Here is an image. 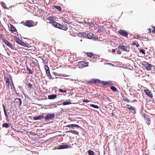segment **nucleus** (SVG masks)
<instances>
[{
    "label": "nucleus",
    "mask_w": 155,
    "mask_h": 155,
    "mask_svg": "<svg viewBox=\"0 0 155 155\" xmlns=\"http://www.w3.org/2000/svg\"><path fill=\"white\" fill-rule=\"evenodd\" d=\"M79 36L83 38L86 39H101L102 38L94 35L91 32H80L78 33Z\"/></svg>",
    "instance_id": "f257e3e1"
},
{
    "label": "nucleus",
    "mask_w": 155,
    "mask_h": 155,
    "mask_svg": "<svg viewBox=\"0 0 155 155\" xmlns=\"http://www.w3.org/2000/svg\"><path fill=\"white\" fill-rule=\"evenodd\" d=\"M145 36L143 35L142 36H140V35L134 34V35H130V38L131 39H138L139 38H141L142 39H151L152 38H154L155 36L154 35H150L149 34V35L148 34H146Z\"/></svg>",
    "instance_id": "f03ea898"
},
{
    "label": "nucleus",
    "mask_w": 155,
    "mask_h": 155,
    "mask_svg": "<svg viewBox=\"0 0 155 155\" xmlns=\"http://www.w3.org/2000/svg\"><path fill=\"white\" fill-rule=\"evenodd\" d=\"M22 103V100L20 98H16L15 100V101L12 103V104H14L15 106L14 108H16L17 106L19 107L21 104Z\"/></svg>",
    "instance_id": "7ed1b4c3"
},
{
    "label": "nucleus",
    "mask_w": 155,
    "mask_h": 155,
    "mask_svg": "<svg viewBox=\"0 0 155 155\" xmlns=\"http://www.w3.org/2000/svg\"><path fill=\"white\" fill-rule=\"evenodd\" d=\"M92 80L93 82L94 83H97L98 84L101 83L104 85H109L110 84V82L109 81L105 82L104 81H101L98 79H93Z\"/></svg>",
    "instance_id": "20e7f679"
},
{
    "label": "nucleus",
    "mask_w": 155,
    "mask_h": 155,
    "mask_svg": "<svg viewBox=\"0 0 155 155\" xmlns=\"http://www.w3.org/2000/svg\"><path fill=\"white\" fill-rule=\"evenodd\" d=\"M36 24L34 25V23L33 21L31 20H27L25 21L24 25L25 26L28 27H31L34 26H35L38 23L37 22H36Z\"/></svg>",
    "instance_id": "39448f33"
},
{
    "label": "nucleus",
    "mask_w": 155,
    "mask_h": 155,
    "mask_svg": "<svg viewBox=\"0 0 155 155\" xmlns=\"http://www.w3.org/2000/svg\"><path fill=\"white\" fill-rule=\"evenodd\" d=\"M49 24H51L55 28H58L59 29L62 28V25L55 21H50L49 22Z\"/></svg>",
    "instance_id": "423d86ee"
},
{
    "label": "nucleus",
    "mask_w": 155,
    "mask_h": 155,
    "mask_svg": "<svg viewBox=\"0 0 155 155\" xmlns=\"http://www.w3.org/2000/svg\"><path fill=\"white\" fill-rule=\"evenodd\" d=\"M10 86L11 87V90H12V92H13L12 93V94H13V95H15V94H17L16 91V90L14 84L13 83V82L12 77L10 76Z\"/></svg>",
    "instance_id": "0eeeda50"
},
{
    "label": "nucleus",
    "mask_w": 155,
    "mask_h": 155,
    "mask_svg": "<svg viewBox=\"0 0 155 155\" xmlns=\"http://www.w3.org/2000/svg\"><path fill=\"white\" fill-rule=\"evenodd\" d=\"M55 115L54 114H48L45 117L44 116V118L46 121L49 120H50L54 118L55 117Z\"/></svg>",
    "instance_id": "6e6552de"
},
{
    "label": "nucleus",
    "mask_w": 155,
    "mask_h": 155,
    "mask_svg": "<svg viewBox=\"0 0 155 155\" xmlns=\"http://www.w3.org/2000/svg\"><path fill=\"white\" fill-rule=\"evenodd\" d=\"M15 41L18 45L26 47H29L27 44L22 41L20 39H15Z\"/></svg>",
    "instance_id": "1a4fd4ad"
},
{
    "label": "nucleus",
    "mask_w": 155,
    "mask_h": 155,
    "mask_svg": "<svg viewBox=\"0 0 155 155\" xmlns=\"http://www.w3.org/2000/svg\"><path fill=\"white\" fill-rule=\"evenodd\" d=\"M118 33L122 36L126 37L127 38H129L128 37V33L126 31L124 30H120L118 31Z\"/></svg>",
    "instance_id": "9d476101"
},
{
    "label": "nucleus",
    "mask_w": 155,
    "mask_h": 155,
    "mask_svg": "<svg viewBox=\"0 0 155 155\" xmlns=\"http://www.w3.org/2000/svg\"><path fill=\"white\" fill-rule=\"evenodd\" d=\"M142 65L147 70L150 71L151 70L152 67L151 64H149L147 62H145L144 63L142 64Z\"/></svg>",
    "instance_id": "9b49d317"
},
{
    "label": "nucleus",
    "mask_w": 155,
    "mask_h": 155,
    "mask_svg": "<svg viewBox=\"0 0 155 155\" xmlns=\"http://www.w3.org/2000/svg\"><path fill=\"white\" fill-rule=\"evenodd\" d=\"M118 48L119 49L124 50L127 52H128L129 51V48L127 46H124V45H120L118 46Z\"/></svg>",
    "instance_id": "f8f14e48"
},
{
    "label": "nucleus",
    "mask_w": 155,
    "mask_h": 155,
    "mask_svg": "<svg viewBox=\"0 0 155 155\" xmlns=\"http://www.w3.org/2000/svg\"><path fill=\"white\" fill-rule=\"evenodd\" d=\"M45 114L43 113L42 114L38 116H36L33 117V119L35 120H41L42 119L44 118V115Z\"/></svg>",
    "instance_id": "ddd939ff"
},
{
    "label": "nucleus",
    "mask_w": 155,
    "mask_h": 155,
    "mask_svg": "<svg viewBox=\"0 0 155 155\" xmlns=\"http://www.w3.org/2000/svg\"><path fill=\"white\" fill-rule=\"evenodd\" d=\"M88 62H85L84 61H81L78 62V65L81 67V66L82 67H86L88 66Z\"/></svg>",
    "instance_id": "4468645a"
},
{
    "label": "nucleus",
    "mask_w": 155,
    "mask_h": 155,
    "mask_svg": "<svg viewBox=\"0 0 155 155\" xmlns=\"http://www.w3.org/2000/svg\"><path fill=\"white\" fill-rule=\"evenodd\" d=\"M69 147V146L68 144L61 145H60L57 148V149L59 150L67 149Z\"/></svg>",
    "instance_id": "2eb2a0df"
},
{
    "label": "nucleus",
    "mask_w": 155,
    "mask_h": 155,
    "mask_svg": "<svg viewBox=\"0 0 155 155\" xmlns=\"http://www.w3.org/2000/svg\"><path fill=\"white\" fill-rule=\"evenodd\" d=\"M144 91L145 92L146 94L150 98H151L153 97V96L151 92L148 89L144 90Z\"/></svg>",
    "instance_id": "dca6fc26"
},
{
    "label": "nucleus",
    "mask_w": 155,
    "mask_h": 155,
    "mask_svg": "<svg viewBox=\"0 0 155 155\" xmlns=\"http://www.w3.org/2000/svg\"><path fill=\"white\" fill-rule=\"evenodd\" d=\"M127 106H130V107H127V108L129 110L131 111L132 110L134 112H133V113H136V111L134 107H133L132 106H131L130 105H129L128 104L127 105Z\"/></svg>",
    "instance_id": "f3484780"
},
{
    "label": "nucleus",
    "mask_w": 155,
    "mask_h": 155,
    "mask_svg": "<svg viewBox=\"0 0 155 155\" xmlns=\"http://www.w3.org/2000/svg\"><path fill=\"white\" fill-rule=\"evenodd\" d=\"M3 109H4V112L5 113V116L6 117L7 120L8 121L9 120H8V118L9 116L6 112V110L4 104H3Z\"/></svg>",
    "instance_id": "a211bd4d"
},
{
    "label": "nucleus",
    "mask_w": 155,
    "mask_h": 155,
    "mask_svg": "<svg viewBox=\"0 0 155 155\" xmlns=\"http://www.w3.org/2000/svg\"><path fill=\"white\" fill-rule=\"evenodd\" d=\"M57 97V95L55 94H52L48 95V98L49 99H54Z\"/></svg>",
    "instance_id": "6ab92c4d"
},
{
    "label": "nucleus",
    "mask_w": 155,
    "mask_h": 155,
    "mask_svg": "<svg viewBox=\"0 0 155 155\" xmlns=\"http://www.w3.org/2000/svg\"><path fill=\"white\" fill-rule=\"evenodd\" d=\"M66 127H68L70 128H73L74 127H80V126L79 125L76 124H70L67 125L66 126Z\"/></svg>",
    "instance_id": "aec40b11"
},
{
    "label": "nucleus",
    "mask_w": 155,
    "mask_h": 155,
    "mask_svg": "<svg viewBox=\"0 0 155 155\" xmlns=\"http://www.w3.org/2000/svg\"><path fill=\"white\" fill-rule=\"evenodd\" d=\"M10 31L12 32H16L17 31V29L13 25L10 24Z\"/></svg>",
    "instance_id": "412c9836"
},
{
    "label": "nucleus",
    "mask_w": 155,
    "mask_h": 155,
    "mask_svg": "<svg viewBox=\"0 0 155 155\" xmlns=\"http://www.w3.org/2000/svg\"><path fill=\"white\" fill-rule=\"evenodd\" d=\"M4 80L6 82V85H7V87H8V88H9V79L7 77H5Z\"/></svg>",
    "instance_id": "4be33fe9"
},
{
    "label": "nucleus",
    "mask_w": 155,
    "mask_h": 155,
    "mask_svg": "<svg viewBox=\"0 0 155 155\" xmlns=\"http://www.w3.org/2000/svg\"><path fill=\"white\" fill-rule=\"evenodd\" d=\"M62 20L64 22L68 24H71V22H70V19H67L64 18H62Z\"/></svg>",
    "instance_id": "5701e85b"
},
{
    "label": "nucleus",
    "mask_w": 155,
    "mask_h": 155,
    "mask_svg": "<svg viewBox=\"0 0 155 155\" xmlns=\"http://www.w3.org/2000/svg\"><path fill=\"white\" fill-rule=\"evenodd\" d=\"M144 118L146 120H147L148 122L147 124L148 125L150 124V122L151 120L149 116L145 115H144Z\"/></svg>",
    "instance_id": "b1692460"
},
{
    "label": "nucleus",
    "mask_w": 155,
    "mask_h": 155,
    "mask_svg": "<svg viewBox=\"0 0 155 155\" xmlns=\"http://www.w3.org/2000/svg\"><path fill=\"white\" fill-rule=\"evenodd\" d=\"M46 73L48 77L50 79H54V78L53 77L52 78V77L51 75L50 70L49 71H47L46 72Z\"/></svg>",
    "instance_id": "393cba45"
},
{
    "label": "nucleus",
    "mask_w": 155,
    "mask_h": 155,
    "mask_svg": "<svg viewBox=\"0 0 155 155\" xmlns=\"http://www.w3.org/2000/svg\"><path fill=\"white\" fill-rule=\"evenodd\" d=\"M54 7L56 8L57 10L59 11H61L62 8L60 6L55 5L53 6Z\"/></svg>",
    "instance_id": "a878e982"
},
{
    "label": "nucleus",
    "mask_w": 155,
    "mask_h": 155,
    "mask_svg": "<svg viewBox=\"0 0 155 155\" xmlns=\"http://www.w3.org/2000/svg\"><path fill=\"white\" fill-rule=\"evenodd\" d=\"M53 74L54 75L56 76H63L64 77H68L69 76L68 75H62L61 74H58L57 73H55V72H53Z\"/></svg>",
    "instance_id": "bb28decb"
},
{
    "label": "nucleus",
    "mask_w": 155,
    "mask_h": 155,
    "mask_svg": "<svg viewBox=\"0 0 155 155\" xmlns=\"http://www.w3.org/2000/svg\"><path fill=\"white\" fill-rule=\"evenodd\" d=\"M47 20L51 21H54V18L53 16H49L47 18Z\"/></svg>",
    "instance_id": "cd10ccee"
},
{
    "label": "nucleus",
    "mask_w": 155,
    "mask_h": 155,
    "mask_svg": "<svg viewBox=\"0 0 155 155\" xmlns=\"http://www.w3.org/2000/svg\"><path fill=\"white\" fill-rule=\"evenodd\" d=\"M71 104L72 103L71 102H69L68 101H64L62 103V104L63 105H66L69 104Z\"/></svg>",
    "instance_id": "c85d7f7f"
},
{
    "label": "nucleus",
    "mask_w": 155,
    "mask_h": 155,
    "mask_svg": "<svg viewBox=\"0 0 155 155\" xmlns=\"http://www.w3.org/2000/svg\"><path fill=\"white\" fill-rule=\"evenodd\" d=\"M87 152L89 155H94V152L91 150H88Z\"/></svg>",
    "instance_id": "c756f323"
},
{
    "label": "nucleus",
    "mask_w": 155,
    "mask_h": 155,
    "mask_svg": "<svg viewBox=\"0 0 155 155\" xmlns=\"http://www.w3.org/2000/svg\"><path fill=\"white\" fill-rule=\"evenodd\" d=\"M105 29L103 27H99L98 28V31L99 32H101L102 31H104Z\"/></svg>",
    "instance_id": "7c9ffc66"
},
{
    "label": "nucleus",
    "mask_w": 155,
    "mask_h": 155,
    "mask_svg": "<svg viewBox=\"0 0 155 155\" xmlns=\"http://www.w3.org/2000/svg\"><path fill=\"white\" fill-rule=\"evenodd\" d=\"M2 126L3 127L8 128L9 127V124L8 123H4Z\"/></svg>",
    "instance_id": "2f4dec72"
},
{
    "label": "nucleus",
    "mask_w": 155,
    "mask_h": 155,
    "mask_svg": "<svg viewBox=\"0 0 155 155\" xmlns=\"http://www.w3.org/2000/svg\"><path fill=\"white\" fill-rule=\"evenodd\" d=\"M27 70L29 72L28 73L30 74H32L33 73V71L29 68L27 66L26 67Z\"/></svg>",
    "instance_id": "473e14b6"
},
{
    "label": "nucleus",
    "mask_w": 155,
    "mask_h": 155,
    "mask_svg": "<svg viewBox=\"0 0 155 155\" xmlns=\"http://www.w3.org/2000/svg\"><path fill=\"white\" fill-rule=\"evenodd\" d=\"M86 54L88 57H92L94 55L93 53L91 52H87Z\"/></svg>",
    "instance_id": "72a5a7b5"
},
{
    "label": "nucleus",
    "mask_w": 155,
    "mask_h": 155,
    "mask_svg": "<svg viewBox=\"0 0 155 155\" xmlns=\"http://www.w3.org/2000/svg\"><path fill=\"white\" fill-rule=\"evenodd\" d=\"M90 106L91 107H93L95 109H98L99 107L98 106L94 104H91Z\"/></svg>",
    "instance_id": "f704fd0d"
},
{
    "label": "nucleus",
    "mask_w": 155,
    "mask_h": 155,
    "mask_svg": "<svg viewBox=\"0 0 155 155\" xmlns=\"http://www.w3.org/2000/svg\"><path fill=\"white\" fill-rule=\"evenodd\" d=\"M110 89L114 91H116L117 90V88L114 86H111L110 87Z\"/></svg>",
    "instance_id": "c9c22d12"
},
{
    "label": "nucleus",
    "mask_w": 155,
    "mask_h": 155,
    "mask_svg": "<svg viewBox=\"0 0 155 155\" xmlns=\"http://www.w3.org/2000/svg\"><path fill=\"white\" fill-rule=\"evenodd\" d=\"M62 28L60 29H62L64 31H66L68 29L67 27L66 26H65V25H64V26L62 25Z\"/></svg>",
    "instance_id": "e433bc0d"
},
{
    "label": "nucleus",
    "mask_w": 155,
    "mask_h": 155,
    "mask_svg": "<svg viewBox=\"0 0 155 155\" xmlns=\"http://www.w3.org/2000/svg\"><path fill=\"white\" fill-rule=\"evenodd\" d=\"M3 41H4L5 43L8 46L10 47V43L9 42L6 40V39H2Z\"/></svg>",
    "instance_id": "4c0bfd02"
},
{
    "label": "nucleus",
    "mask_w": 155,
    "mask_h": 155,
    "mask_svg": "<svg viewBox=\"0 0 155 155\" xmlns=\"http://www.w3.org/2000/svg\"><path fill=\"white\" fill-rule=\"evenodd\" d=\"M1 4L2 6L5 8V9H6L7 8V7L6 6V5L5 3L4 2H2Z\"/></svg>",
    "instance_id": "58836bf2"
},
{
    "label": "nucleus",
    "mask_w": 155,
    "mask_h": 155,
    "mask_svg": "<svg viewBox=\"0 0 155 155\" xmlns=\"http://www.w3.org/2000/svg\"><path fill=\"white\" fill-rule=\"evenodd\" d=\"M44 68L46 70V72L47 71H49L50 70L48 66L45 65V66Z\"/></svg>",
    "instance_id": "ea45409f"
},
{
    "label": "nucleus",
    "mask_w": 155,
    "mask_h": 155,
    "mask_svg": "<svg viewBox=\"0 0 155 155\" xmlns=\"http://www.w3.org/2000/svg\"><path fill=\"white\" fill-rule=\"evenodd\" d=\"M72 133L74 134H76L77 135H78L79 134V132L76 130H73Z\"/></svg>",
    "instance_id": "a19ab883"
},
{
    "label": "nucleus",
    "mask_w": 155,
    "mask_h": 155,
    "mask_svg": "<svg viewBox=\"0 0 155 155\" xmlns=\"http://www.w3.org/2000/svg\"><path fill=\"white\" fill-rule=\"evenodd\" d=\"M131 45H136L137 47H139V45L138 44L137 45L136 43V42H134L133 43L131 44Z\"/></svg>",
    "instance_id": "79ce46f5"
},
{
    "label": "nucleus",
    "mask_w": 155,
    "mask_h": 155,
    "mask_svg": "<svg viewBox=\"0 0 155 155\" xmlns=\"http://www.w3.org/2000/svg\"><path fill=\"white\" fill-rule=\"evenodd\" d=\"M86 24H88L89 26H91V25L93 24V23L92 22H85V25Z\"/></svg>",
    "instance_id": "37998d69"
},
{
    "label": "nucleus",
    "mask_w": 155,
    "mask_h": 155,
    "mask_svg": "<svg viewBox=\"0 0 155 155\" xmlns=\"http://www.w3.org/2000/svg\"><path fill=\"white\" fill-rule=\"evenodd\" d=\"M140 52L144 54H146L145 50L143 49H141L140 50Z\"/></svg>",
    "instance_id": "c03bdc74"
},
{
    "label": "nucleus",
    "mask_w": 155,
    "mask_h": 155,
    "mask_svg": "<svg viewBox=\"0 0 155 155\" xmlns=\"http://www.w3.org/2000/svg\"><path fill=\"white\" fill-rule=\"evenodd\" d=\"M59 91L60 92H62V93H66L67 92V91L66 90H64L62 89H60L59 90Z\"/></svg>",
    "instance_id": "a18cd8bd"
},
{
    "label": "nucleus",
    "mask_w": 155,
    "mask_h": 155,
    "mask_svg": "<svg viewBox=\"0 0 155 155\" xmlns=\"http://www.w3.org/2000/svg\"><path fill=\"white\" fill-rule=\"evenodd\" d=\"M28 86L29 87H30L31 88L32 87V85L30 83H29L28 84Z\"/></svg>",
    "instance_id": "49530a36"
},
{
    "label": "nucleus",
    "mask_w": 155,
    "mask_h": 155,
    "mask_svg": "<svg viewBox=\"0 0 155 155\" xmlns=\"http://www.w3.org/2000/svg\"><path fill=\"white\" fill-rule=\"evenodd\" d=\"M89 102H90V101L89 100H87V99H86V100L84 99L83 101V102H86V103H88Z\"/></svg>",
    "instance_id": "de8ad7c7"
},
{
    "label": "nucleus",
    "mask_w": 155,
    "mask_h": 155,
    "mask_svg": "<svg viewBox=\"0 0 155 155\" xmlns=\"http://www.w3.org/2000/svg\"><path fill=\"white\" fill-rule=\"evenodd\" d=\"M153 28L154 29L152 30V32L154 34H155V27L153 26Z\"/></svg>",
    "instance_id": "09e8293b"
},
{
    "label": "nucleus",
    "mask_w": 155,
    "mask_h": 155,
    "mask_svg": "<svg viewBox=\"0 0 155 155\" xmlns=\"http://www.w3.org/2000/svg\"><path fill=\"white\" fill-rule=\"evenodd\" d=\"M93 58L94 59L97 58V55H96V54H94L93 55Z\"/></svg>",
    "instance_id": "8fccbe9b"
},
{
    "label": "nucleus",
    "mask_w": 155,
    "mask_h": 155,
    "mask_svg": "<svg viewBox=\"0 0 155 155\" xmlns=\"http://www.w3.org/2000/svg\"><path fill=\"white\" fill-rule=\"evenodd\" d=\"M92 82H93V80H92L91 81H87V83H88V84H91V83H92Z\"/></svg>",
    "instance_id": "3c124183"
},
{
    "label": "nucleus",
    "mask_w": 155,
    "mask_h": 155,
    "mask_svg": "<svg viewBox=\"0 0 155 155\" xmlns=\"http://www.w3.org/2000/svg\"><path fill=\"white\" fill-rule=\"evenodd\" d=\"M125 100L126 101H127L128 102H130L131 101H130L129 99H128V98H125Z\"/></svg>",
    "instance_id": "603ef678"
},
{
    "label": "nucleus",
    "mask_w": 155,
    "mask_h": 155,
    "mask_svg": "<svg viewBox=\"0 0 155 155\" xmlns=\"http://www.w3.org/2000/svg\"><path fill=\"white\" fill-rule=\"evenodd\" d=\"M117 54H121V52L119 50L117 51Z\"/></svg>",
    "instance_id": "864d4df0"
},
{
    "label": "nucleus",
    "mask_w": 155,
    "mask_h": 155,
    "mask_svg": "<svg viewBox=\"0 0 155 155\" xmlns=\"http://www.w3.org/2000/svg\"><path fill=\"white\" fill-rule=\"evenodd\" d=\"M10 48L12 49H13L14 48L13 47V46L12 45V44H10Z\"/></svg>",
    "instance_id": "5fc2aeb1"
},
{
    "label": "nucleus",
    "mask_w": 155,
    "mask_h": 155,
    "mask_svg": "<svg viewBox=\"0 0 155 155\" xmlns=\"http://www.w3.org/2000/svg\"><path fill=\"white\" fill-rule=\"evenodd\" d=\"M106 64H109L110 65H112V66H114V64H112L111 63H106Z\"/></svg>",
    "instance_id": "6e6d98bb"
},
{
    "label": "nucleus",
    "mask_w": 155,
    "mask_h": 155,
    "mask_svg": "<svg viewBox=\"0 0 155 155\" xmlns=\"http://www.w3.org/2000/svg\"><path fill=\"white\" fill-rule=\"evenodd\" d=\"M148 31H149V33L151 32V29L150 28H149L148 29Z\"/></svg>",
    "instance_id": "4d7b16f0"
},
{
    "label": "nucleus",
    "mask_w": 155,
    "mask_h": 155,
    "mask_svg": "<svg viewBox=\"0 0 155 155\" xmlns=\"http://www.w3.org/2000/svg\"><path fill=\"white\" fill-rule=\"evenodd\" d=\"M112 52L113 53H114L115 52V50L114 49H113L112 50Z\"/></svg>",
    "instance_id": "13d9d810"
},
{
    "label": "nucleus",
    "mask_w": 155,
    "mask_h": 155,
    "mask_svg": "<svg viewBox=\"0 0 155 155\" xmlns=\"http://www.w3.org/2000/svg\"><path fill=\"white\" fill-rule=\"evenodd\" d=\"M107 100H108L109 102H111L112 101V100L110 99L109 97L107 98Z\"/></svg>",
    "instance_id": "bf43d9fd"
},
{
    "label": "nucleus",
    "mask_w": 155,
    "mask_h": 155,
    "mask_svg": "<svg viewBox=\"0 0 155 155\" xmlns=\"http://www.w3.org/2000/svg\"><path fill=\"white\" fill-rule=\"evenodd\" d=\"M72 131H73V130H70L68 131H67V132L68 133H72Z\"/></svg>",
    "instance_id": "052dcab7"
},
{
    "label": "nucleus",
    "mask_w": 155,
    "mask_h": 155,
    "mask_svg": "<svg viewBox=\"0 0 155 155\" xmlns=\"http://www.w3.org/2000/svg\"><path fill=\"white\" fill-rule=\"evenodd\" d=\"M11 106H13V109H14V108H15H15H15V107H14V106H15V105L14 104H12V103H11Z\"/></svg>",
    "instance_id": "680f3d73"
},
{
    "label": "nucleus",
    "mask_w": 155,
    "mask_h": 155,
    "mask_svg": "<svg viewBox=\"0 0 155 155\" xmlns=\"http://www.w3.org/2000/svg\"><path fill=\"white\" fill-rule=\"evenodd\" d=\"M78 22L79 24H83V21H78Z\"/></svg>",
    "instance_id": "e2e57ef3"
},
{
    "label": "nucleus",
    "mask_w": 155,
    "mask_h": 155,
    "mask_svg": "<svg viewBox=\"0 0 155 155\" xmlns=\"http://www.w3.org/2000/svg\"><path fill=\"white\" fill-rule=\"evenodd\" d=\"M20 37H17L15 36L14 39H19Z\"/></svg>",
    "instance_id": "0e129e2a"
},
{
    "label": "nucleus",
    "mask_w": 155,
    "mask_h": 155,
    "mask_svg": "<svg viewBox=\"0 0 155 155\" xmlns=\"http://www.w3.org/2000/svg\"><path fill=\"white\" fill-rule=\"evenodd\" d=\"M62 101H57V102L56 103H60V102H61Z\"/></svg>",
    "instance_id": "69168bd1"
},
{
    "label": "nucleus",
    "mask_w": 155,
    "mask_h": 155,
    "mask_svg": "<svg viewBox=\"0 0 155 155\" xmlns=\"http://www.w3.org/2000/svg\"><path fill=\"white\" fill-rule=\"evenodd\" d=\"M14 7V6L11 5V6H10V8H12V7Z\"/></svg>",
    "instance_id": "338daca9"
},
{
    "label": "nucleus",
    "mask_w": 155,
    "mask_h": 155,
    "mask_svg": "<svg viewBox=\"0 0 155 155\" xmlns=\"http://www.w3.org/2000/svg\"><path fill=\"white\" fill-rule=\"evenodd\" d=\"M21 86H18V88H21Z\"/></svg>",
    "instance_id": "774afa93"
}]
</instances>
